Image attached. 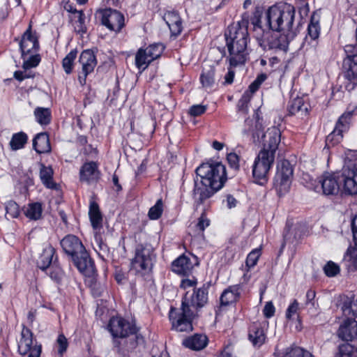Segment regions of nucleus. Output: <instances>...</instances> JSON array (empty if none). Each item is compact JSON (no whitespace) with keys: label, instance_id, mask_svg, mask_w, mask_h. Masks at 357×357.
Returning <instances> with one entry per match:
<instances>
[{"label":"nucleus","instance_id":"1","mask_svg":"<svg viewBox=\"0 0 357 357\" xmlns=\"http://www.w3.org/2000/svg\"><path fill=\"white\" fill-rule=\"evenodd\" d=\"M196 173L201 183L198 185L195 182L194 195L200 203L221 189L227 179L225 167L220 162L204 163L196 169Z\"/></svg>","mask_w":357,"mask_h":357},{"label":"nucleus","instance_id":"60","mask_svg":"<svg viewBox=\"0 0 357 357\" xmlns=\"http://www.w3.org/2000/svg\"><path fill=\"white\" fill-rule=\"evenodd\" d=\"M14 77L16 79L19 81H22L26 78H29L32 77L29 73L26 72V70L23 71H15L14 73Z\"/></svg>","mask_w":357,"mask_h":357},{"label":"nucleus","instance_id":"51","mask_svg":"<svg viewBox=\"0 0 357 357\" xmlns=\"http://www.w3.org/2000/svg\"><path fill=\"white\" fill-rule=\"evenodd\" d=\"M284 357H313L307 351L297 347L287 352Z\"/></svg>","mask_w":357,"mask_h":357},{"label":"nucleus","instance_id":"53","mask_svg":"<svg viewBox=\"0 0 357 357\" xmlns=\"http://www.w3.org/2000/svg\"><path fill=\"white\" fill-rule=\"evenodd\" d=\"M267 76L266 74H261L257 76L256 79L250 85L249 89L251 93H255L258 90L260 85L266 79Z\"/></svg>","mask_w":357,"mask_h":357},{"label":"nucleus","instance_id":"17","mask_svg":"<svg viewBox=\"0 0 357 357\" xmlns=\"http://www.w3.org/2000/svg\"><path fill=\"white\" fill-rule=\"evenodd\" d=\"M253 119H247L241 128V135L243 138L252 139L254 142L260 141V134L263 130L262 124L257 119V114Z\"/></svg>","mask_w":357,"mask_h":357},{"label":"nucleus","instance_id":"61","mask_svg":"<svg viewBox=\"0 0 357 357\" xmlns=\"http://www.w3.org/2000/svg\"><path fill=\"white\" fill-rule=\"evenodd\" d=\"M196 283L197 282L195 280L183 279L181 280L180 287L185 289L188 287H194L196 284Z\"/></svg>","mask_w":357,"mask_h":357},{"label":"nucleus","instance_id":"42","mask_svg":"<svg viewBox=\"0 0 357 357\" xmlns=\"http://www.w3.org/2000/svg\"><path fill=\"white\" fill-rule=\"evenodd\" d=\"M145 54H147L150 57L149 60L153 61L154 59H158L164 50V46L160 44H153L149 45L145 50Z\"/></svg>","mask_w":357,"mask_h":357},{"label":"nucleus","instance_id":"23","mask_svg":"<svg viewBox=\"0 0 357 357\" xmlns=\"http://www.w3.org/2000/svg\"><path fill=\"white\" fill-rule=\"evenodd\" d=\"M188 299L190 309L197 310V308L203 307L208 300V291L207 288L202 287L194 291L190 297L188 294L183 298V301Z\"/></svg>","mask_w":357,"mask_h":357},{"label":"nucleus","instance_id":"63","mask_svg":"<svg viewBox=\"0 0 357 357\" xmlns=\"http://www.w3.org/2000/svg\"><path fill=\"white\" fill-rule=\"evenodd\" d=\"M238 109L240 111H242L244 113H246L247 112V109H248V100L247 99L245 98V97H243L239 102H238Z\"/></svg>","mask_w":357,"mask_h":357},{"label":"nucleus","instance_id":"31","mask_svg":"<svg viewBox=\"0 0 357 357\" xmlns=\"http://www.w3.org/2000/svg\"><path fill=\"white\" fill-rule=\"evenodd\" d=\"M308 106L302 98L297 97L290 102L288 110L292 115L305 116L307 114Z\"/></svg>","mask_w":357,"mask_h":357},{"label":"nucleus","instance_id":"25","mask_svg":"<svg viewBox=\"0 0 357 357\" xmlns=\"http://www.w3.org/2000/svg\"><path fill=\"white\" fill-rule=\"evenodd\" d=\"M242 290L243 287L241 284L229 286L220 296L221 305L227 306L236 302L240 298Z\"/></svg>","mask_w":357,"mask_h":357},{"label":"nucleus","instance_id":"45","mask_svg":"<svg viewBox=\"0 0 357 357\" xmlns=\"http://www.w3.org/2000/svg\"><path fill=\"white\" fill-rule=\"evenodd\" d=\"M162 202L161 199H158L155 204L149 209L148 216L151 220H158L162 215Z\"/></svg>","mask_w":357,"mask_h":357},{"label":"nucleus","instance_id":"16","mask_svg":"<svg viewBox=\"0 0 357 357\" xmlns=\"http://www.w3.org/2000/svg\"><path fill=\"white\" fill-rule=\"evenodd\" d=\"M79 61L82 65V75H79L78 80L82 85H84L87 75L93 71L97 61L93 52L86 50L82 52Z\"/></svg>","mask_w":357,"mask_h":357},{"label":"nucleus","instance_id":"39","mask_svg":"<svg viewBox=\"0 0 357 357\" xmlns=\"http://www.w3.org/2000/svg\"><path fill=\"white\" fill-rule=\"evenodd\" d=\"M34 114L37 121L41 125H47L50 122L51 113L47 108L38 107Z\"/></svg>","mask_w":357,"mask_h":357},{"label":"nucleus","instance_id":"22","mask_svg":"<svg viewBox=\"0 0 357 357\" xmlns=\"http://www.w3.org/2000/svg\"><path fill=\"white\" fill-rule=\"evenodd\" d=\"M320 33V27L318 22H314L312 17L310 23L307 27V34L303 42V47L306 51L310 50H315L318 45V38Z\"/></svg>","mask_w":357,"mask_h":357},{"label":"nucleus","instance_id":"15","mask_svg":"<svg viewBox=\"0 0 357 357\" xmlns=\"http://www.w3.org/2000/svg\"><path fill=\"white\" fill-rule=\"evenodd\" d=\"M294 31L277 32L272 33L268 39L267 45L270 50H282L286 52L289 42L295 37Z\"/></svg>","mask_w":357,"mask_h":357},{"label":"nucleus","instance_id":"4","mask_svg":"<svg viewBox=\"0 0 357 357\" xmlns=\"http://www.w3.org/2000/svg\"><path fill=\"white\" fill-rule=\"evenodd\" d=\"M63 251L71 257L77 269L85 275L94 272V264L80 240L74 235H68L61 241Z\"/></svg>","mask_w":357,"mask_h":357},{"label":"nucleus","instance_id":"8","mask_svg":"<svg viewBox=\"0 0 357 357\" xmlns=\"http://www.w3.org/2000/svg\"><path fill=\"white\" fill-rule=\"evenodd\" d=\"M292 177L293 168L288 160H283L278 165L274 185L280 196L289 191Z\"/></svg>","mask_w":357,"mask_h":357},{"label":"nucleus","instance_id":"2","mask_svg":"<svg viewBox=\"0 0 357 357\" xmlns=\"http://www.w3.org/2000/svg\"><path fill=\"white\" fill-rule=\"evenodd\" d=\"M248 21L243 20L236 24L229 25L225 32L231 66L236 67L243 64L246 60L248 40Z\"/></svg>","mask_w":357,"mask_h":357},{"label":"nucleus","instance_id":"46","mask_svg":"<svg viewBox=\"0 0 357 357\" xmlns=\"http://www.w3.org/2000/svg\"><path fill=\"white\" fill-rule=\"evenodd\" d=\"M22 57L24 59L22 68L24 70L36 67L40 61V56L38 54L31 55L27 59H26V56Z\"/></svg>","mask_w":357,"mask_h":357},{"label":"nucleus","instance_id":"55","mask_svg":"<svg viewBox=\"0 0 357 357\" xmlns=\"http://www.w3.org/2000/svg\"><path fill=\"white\" fill-rule=\"evenodd\" d=\"M206 110V106L203 105H195L190 107L188 113L192 116H198L203 114Z\"/></svg>","mask_w":357,"mask_h":357},{"label":"nucleus","instance_id":"29","mask_svg":"<svg viewBox=\"0 0 357 357\" xmlns=\"http://www.w3.org/2000/svg\"><path fill=\"white\" fill-rule=\"evenodd\" d=\"M193 266L190 259L185 255H181L172 263V271L179 275H187Z\"/></svg>","mask_w":357,"mask_h":357},{"label":"nucleus","instance_id":"36","mask_svg":"<svg viewBox=\"0 0 357 357\" xmlns=\"http://www.w3.org/2000/svg\"><path fill=\"white\" fill-rule=\"evenodd\" d=\"M54 250L52 247L46 248L40 257L38 267L42 270L47 268L52 263Z\"/></svg>","mask_w":357,"mask_h":357},{"label":"nucleus","instance_id":"9","mask_svg":"<svg viewBox=\"0 0 357 357\" xmlns=\"http://www.w3.org/2000/svg\"><path fill=\"white\" fill-rule=\"evenodd\" d=\"M275 160L273 154L259 151L252 167V174L256 182L263 184L266 181L267 175Z\"/></svg>","mask_w":357,"mask_h":357},{"label":"nucleus","instance_id":"10","mask_svg":"<svg viewBox=\"0 0 357 357\" xmlns=\"http://www.w3.org/2000/svg\"><path fill=\"white\" fill-rule=\"evenodd\" d=\"M18 351L21 355L28 354V357H40L41 345L38 344L31 330L23 326L18 340Z\"/></svg>","mask_w":357,"mask_h":357},{"label":"nucleus","instance_id":"11","mask_svg":"<svg viewBox=\"0 0 357 357\" xmlns=\"http://www.w3.org/2000/svg\"><path fill=\"white\" fill-rule=\"evenodd\" d=\"M281 141V132L277 127L269 128L265 133L261 131L260 141L263 144V149L260 151H264L273 154L275 157L276 151Z\"/></svg>","mask_w":357,"mask_h":357},{"label":"nucleus","instance_id":"57","mask_svg":"<svg viewBox=\"0 0 357 357\" xmlns=\"http://www.w3.org/2000/svg\"><path fill=\"white\" fill-rule=\"evenodd\" d=\"M56 342L59 345V353L62 355L68 347L67 339L63 334H61L58 336Z\"/></svg>","mask_w":357,"mask_h":357},{"label":"nucleus","instance_id":"41","mask_svg":"<svg viewBox=\"0 0 357 357\" xmlns=\"http://www.w3.org/2000/svg\"><path fill=\"white\" fill-rule=\"evenodd\" d=\"M150 57L147 54H145V50L139 49L135 56V63L138 68L145 69L148 65L153 61L149 60Z\"/></svg>","mask_w":357,"mask_h":357},{"label":"nucleus","instance_id":"30","mask_svg":"<svg viewBox=\"0 0 357 357\" xmlns=\"http://www.w3.org/2000/svg\"><path fill=\"white\" fill-rule=\"evenodd\" d=\"M33 146L38 153H48L51 150L49 136L45 132L38 134L33 140Z\"/></svg>","mask_w":357,"mask_h":357},{"label":"nucleus","instance_id":"6","mask_svg":"<svg viewBox=\"0 0 357 357\" xmlns=\"http://www.w3.org/2000/svg\"><path fill=\"white\" fill-rule=\"evenodd\" d=\"M181 312L172 308L169 312V319L172 324V328L178 332H190L192 330V317L195 310L190 309L188 299L182 301Z\"/></svg>","mask_w":357,"mask_h":357},{"label":"nucleus","instance_id":"38","mask_svg":"<svg viewBox=\"0 0 357 357\" xmlns=\"http://www.w3.org/2000/svg\"><path fill=\"white\" fill-rule=\"evenodd\" d=\"M77 51L71 50L63 59L62 66L66 74H70L73 70L74 61L77 57Z\"/></svg>","mask_w":357,"mask_h":357},{"label":"nucleus","instance_id":"3","mask_svg":"<svg viewBox=\"0 0 357 357\" xmlns=\"http://www.w3.org/2000/svg\"><path fill=\"white\" fill-rule=\"evenodd\" d=\"M294 18L295 8L284 2L269 7L265 15L267 27L276 32L294 31L292 26Z\"/></svg>","mask_w":357,"mask_h":357},{"label":"nucleus","instance_id":"59","mask_svg":"<svg viewBox=\"0 0 357 357\" xmlns=\"http://www.w3.org/2000/svg\"><path fill=\"white\" fill-rule=\"evenodd\" d=\"M275 307L272 302H267L264 307L263 313L266 318L273 317L275 314Z\"/></svg>","mask_w":357,"mask_h":357},{"label":"nucleus","instance_id":"27","mask_svg":"<svg viewBox=\"0 0 357 357\" xmlns=\"http://www.w3.org/2000/svg\"><path fill=\"white\" fill-rule=\"evenodd\" d=\"M208 344V338L202 334H195L185 338L183 344L192 350L199 351L204 349Z\"/></svg>","mask_w":357,"mask_h":357},{"label":"nucleus","instance_id":"13","mask_svg":"<svg viewBox=\"0 0 357 357\" xmlns=\"http://www.w3.org/2000/svg\"><path fill=\"white\" fill-rule=\"evenodd\" d=\"M108 327L112 335L116 337H125L137 333L135 325L121 317H112Z\"/></svg>","mask_w":357,"mask_h":357},{"label":"nucleus","instance_id":"28","mask_svg":"<svg viewBox=\"0 0 357 357\" xmlns=\"http://www.w3.org/2000/svg\"><path fill=\"white\" fill-rule=\"evenodd\" d=\"M249 340L254 346L260 347L266 340V335L261 326L258 323L251 325L248 334Z\"/></svg>","mask_w":357,"mask_h":357},{"label":"nucleus","instance_id":"5","mask_svg":"<svg viewBox=\"0 0 357 357\" xmlns=\"http://www.w3.org/2000/svg\"><path fill=\"white\" fill-rule=\"evenodd\" d=\"M155 258L154 250L151 245H139L131 261L130 270L144 275L151 271Z\"/></svg>","mask_w":357,"mask_h":357},{"label":"nucleus","instance_id":"50","mask_svg":"<svg viewBox=\"0 0 357 357\" xmlns=\"http://www.w3.org/2000/svg\"><path fill=\"white\" fill-rule=\"evenodd\" d=\"M339 266L333 262L328 261L324 267V271L326 275L328 277H334L340 273Z\"/></svg>","mask_w":357,"mask_h":357},{"label":"nucleus","instance_id":"20","mask_svg":"<svg viewBox=\"0 0 357 357\" xmlns=\"http://www.w3.org/2000/svg\"><path fill=\"white\" fill-rule=\"evenodd\" d=\"M351 230L356 247H350L347 249L344 261L349 268L356 270L357 269V215L352 220Z\"/></svg>","mask_w":357,"mask_h":357},{"label":"nucleus","instance_id":"21","mask_svg":"<svg viewBox=\"0 0 357 357\" xmlns=\"http://www.w3.org/2000/svg\"><path fill=\"white\" fill-rule=\"evenodd\" d=\"M337 336L344 341H352L357 338V321L353 319H345L340 326Z\"/></svg>","mask_w":357,"mask_h":357},{"label":"nucleus","instance_id":"58","mask_svg":"<svg viewBox=\"0 0 357 357\" xmlns=\"http://www.w3.org/2000/svg\"><path fill=\"white\" fill-rule=\"evenodd\" d=\"M227 161L231 167L236 169L239 167V158L235 153H230L227 157Z\"/></svg>","mask_w":357,"mask_h":357},{"label":"nucleus","instance_id":"52","mask_svg":"<svg viewBox=\"0 0 357 357\" xmlns=\"http://www.w3.org/2000/svg\"><path fill=\"white\" fill-rule=\"evenodd\" d=\"M299 305V303L296 299L291 303L286 311L285 315L287 319H291L297 314L300 309Z\"/></svg>","mask_w":357,"mask_h":357},{"label":"nucleus","instance_id":"47","mask_svg":"<svg viewBox=\"0 0 357 357\" xmlns=\"http://www.w3.org/2000/svg\"><path fill=\"white\" fill-rule=\"evenodd\" d=\"M72 13H78V19L74 22V28L76 32L79 33H83L86 31V27L84 24V14L82 11L77 12L76 10H69Z\"/></svg>","mask_w":357,"mask_h":357},{"label":"nucleus","instance_id":"32","mask_svg":"<svg viewBox=\"0 0 357 357\" xmlns=\"http://www.w3.org/2000/svg\"><path fill=\"white\" fill-rule=\"evenodd\" d=\"M89 218L91 225L94 229H98L102 226V215L98 204L95 202H91L89 211Z\"/></svg>","mask_w":357,"mask_h":357},{"label":"nucleus","instance_id":"56","mask_svg":"<svg viewBox=\"0 0 357 357\" xmlns=\"http://www.w3.org/2000/svg\"><path fill=\"white\" fill-rule=\"evenodd\" d=\"M315 296H316L315 291H314L312 289L307 290V291L306 292V296H305L306 301H305V305L306 306L310 305L312 307L316 308V303L314 301Z\"/></svg>","mask_w":357,"mask_h":357},{"label":"nucleus","instance_id":"40","mask_svg":"<svg viewBox=\"0 0 357 357\" xmlns=\"http://www.w3.org/2000/svg\"><path fill=\"white\" fill-rule=\"evenodd\" d=\"M350 61L349 68L345 73L344 76L348 80L355 83L357 79V54L352 55L350 57Z\"/></svg>","mask_w":357,"mask_h":357},{"label":"nucleus","instance_id":"33","mask_svg":"<svg viewBox=\"0 0 357 357\" xmlns=\"http://www.w3.org/2000/svg\"><path fill=\"white\" fill-rule=\"evenodd\" d=\"M52 176V168L50 166L46 167L41 164L40 169V178L43 185L47 188L54 189L56 187V184L53 181Z\"/></svg>","mask_w":357,"mask_h":357},{"label":"nucleus","instance_id":"44","mask_svg":"<svg viewBox=\"0 0 357 357\" xmlns=\"http://www.w3.org/2000/svg\"><path fill=\"white\" fill-rule=\"evenodd\" d=\"M6 211L7 219L17 218L20 212L18 204L13 201H9L6 203Z\"/></svg>","mask_w":357,"mask_h":357},{"label":"nucleus","instance_id":"62","mask_svg":"<svg viewBox=\"0 0 357 357\" xmlns=\"http://www.w3.org/2000/svg\"><path fill=\"white\" fill-rule=\"evenodd\" d=\"M226 202H227V206L229 208L235 207L238 203L236 199L234 198L231 195H227L226 196Z\"/></svg>","mask_w":357,"mask_h":357},{"label":"nucleus","instance_id":"24","mask_svg":"<svg viewBox=\"0 0 357 357\" xmlns=\"http://www.w3.org/2000/svg\"><path fill=\"white\" fill-rule=\"evenodd\" d=\"M163 20L167 24L171 34L178 36L183 30V22L178 13L174 10L167 11L163 15Z\"/></svg>","mask_w":357,"mask_h":357},{"label":"nucleus","instance_id":"49","mask_svg":"<svg viewBox=\"0 0 357 357\" xmlns=\"http://www.w3.org/2000/svg\"><path fill=\"white\" fill-rule=\"evenodd\" d=\"M261 255V250L260 249H255L252 252H250L246 259V266L250 268L255 266L257 261Z\"/></svg>","mask_w":357,"mask_h":357},{"label":"nucleus","instance_id":"43","mask_svg":"<svg viewBox=\"0 0 357 357\" xmlns=\"http://www.w3.org/2000/svg\"><path fill=\"white\" fill-rule=\"evenodd\" d=\"M342 310L344 315L357 317V297L351 301L344 302Z\"/></svg>","mask_w":357,"mask_h":357},{"label":"nucleus","instance_id":"14","mask_svg":"<svg viewBox=\"0 0 357 357\" xmlns=\"http://www.w3.org/2000/svg\"><path fill=\"white\" fill-rule=\"evenodd\" d=\"M351 112H346L339 118L333 132L326 137V144L334 146L339 143L343 137L342 133L349 128Z\"/></svg>","mask_w":357,"mask_h":357},{"label":"nucleus","instance_id":"54","mask_svg":"<svg viewBox=\"0 0 357 357\" xmlns=\"http://www.w3.org/2000/svg\"><path fill=\"white\" fill-rule=\"evenodd\" d=\"M209 220L206 218V216L203 213L199 218L197 223L195 225L196 229L199 232H202L209 225Z\"/></svg>","mask_w":357,"mask_h":357},{"label":"nucleus","instance_id":"26","mask_svg":"<svg viewBox=\"0 0 357 357\" xmlns=\"http://www.w3.org/2000/svg\"><path fill=\"white\" fill-rule=\"evenodd\" d=\"M80 181L91 183L98 178L99 172L96 162H89L85 163L79 172Z\"/></svg>","mask_w":357,"mask_h":357},{"label":"nucleus","instance_id":"35","mask_svg":"<svg viewBox=\"0 0 357 357\" xmlns=\"http://www.w3.org/2000/svg\"><path fill=\"white\" fill-rule=\"evenodd\" d=\"M42 211L41 204L36 202L29 204L24 211V214L30 220H37L41 218Z\"/></svg>","mask_w":357,"mask_h":357},{"label":"nucleus","instance_id":"19","mask_svg":"<svg viewBox=\"0 0 357 357\" xmlns=\"http://www.w3.org/2000/svg\"><path fill=\"white\" fill-rule=\"evenodd\" d=\"M339 175L336 174H325L320 178L319 183L321 185L322 192L325 195H335L339 192Z\"/></svg>","mask_w":357,"mask_h":357},{"label":"nucleus","instance_id":"64","mask_svg":"<svg viewBox=\"0 0 357 357\" xmlns=\"http://www.w3.org/2000/svg\"><path fill=\"white\" fill-rule=\"evenodd\" d=\"M234 78V72L231 70H229L228 73L225 77V83L230 84L233 82Z\"/></svg>","mask_w":357,"mask_h":357},{"label":"nucleus","instance_id":"7","mask_svg":"<svg viewBox=\"0 0 357 357\" xmlns=\"http://www.w3.org/2000/svg\"><path fill=\"white\" fill-rule=\"evenodd\" d=\"M341 176L344 194L357 195V156L345 160Z\"/></svg>","mask_w":357,"mask_h":357},{"label":"nucleus","instance_id":"12","mask_svg":"<svg viewBox=\"0 0 357 357\" xmlns=\"http://www.w3.org/2000/svg\"><path fill=\"white\" fill-rule=\"evenodd\" d=\"M102 24L109 30L119 31L124 26V17L119 11L111 8L100 9Z\"/></svg>","mask_w":357,"mask_h":357},{"label":"nucleus","instance_id":"34","mask_svg":"<svg viewBox=\"0 0 357 357\" xmlns=\"http://www.w3.org/2000/svg\"><path fill=\"white\" fill-rule=\"evenodd\" d=\"M215 69L213 66L204 67L200 76V81L205 88H210L214 83Z\"/></svg>","mask_w":357,"mask_h":357},{"label":"nucleus","instance_id":"48","mask_svg":"<svg viewBox=\"0 0 357 357\" xmlns=\"http://www.w3.org/2000/svg\"><path fill=\"white\" fill-rule=\"evenodd\" d=\"M354 353V347L349 343L342 344L339 346L337 352L335 357H351Z\"/></svg>","mask_w":357,"mask_h":357},{"label":"nucleus","instance_id":"18","mask_svg":"<svg viewBox=\"0 0 357 357\" xmlns=\"http://www.w3.org/2000/svg\"><path fill=\"white\" fill-rule=\"evenodd\" d=\"M20 47L22 52V56L35 53L39 48L37 38L31 33V25L29 24L26 31L22 35L20 42Z\"/></svg>","mask_w":357,"mask_h":357},{"label":"nucleus","instance_id":"37","mask_svg":"<svg viewBox=\"0 0 357 357\" xmlns=\"http://www.w3.org/2000/svg\"><path fill=\"white\" fill-rule=\"evenodd\" d=\"M26 142L27 135L24 132H20L13 135L10 146L12 150H18L23 148Z\"/></svg>","mask_w":357,"mask_h":357}]
</instances>
